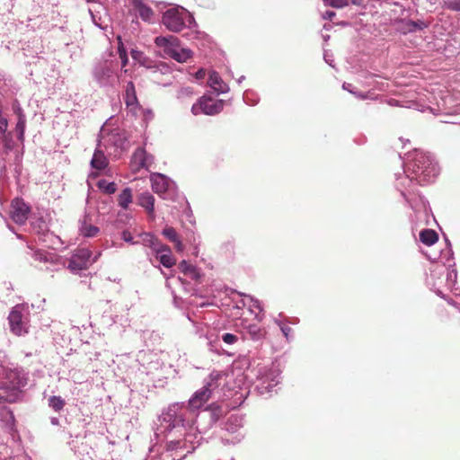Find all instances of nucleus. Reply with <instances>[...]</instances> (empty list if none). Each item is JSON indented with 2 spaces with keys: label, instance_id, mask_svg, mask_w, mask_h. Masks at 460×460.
Instances as JSON below:
<instances>
[{
  "label": "nucleus",
  "instance_id": "obj_1",
  "mask_svg": "<svg viewBox=\"0 0 460 460\" xmlns=\"http://www.w3.org/2000/svg\"><path fill=\"white\" fill-rule=\"evenodd\" d=\"M212 396L208 393L207 388L201 387L197 390L190 398L188 403L174 402L164 410L160 420L167 428H177L180 430H188L187 440H195L202 437L196 426L198 411L201 409Z\"/></svg>",
  "mask_w": 460,
  "mask_h": 460
},
{
  "label": "nucleus",
  "instance_id": "obj_2",
  "mask_svg": "<svg viewBox=\"0 0 460 460\" xmlns=\"http://www.w3.org/2000/svg\"><path fill=\"white\" fill-rule=\"evenodd\" d=\"M438 172V164L432 154L421 149H414L407 155L403 174L396 176V188L406 202L411 206L407 191L413 181L420 185L428 184L435 181Z\"/></svg>",
  "mask_w": 460,
  "mask_h": 460
},
{
  "label": "nucleus",
  "instance_id": "obj_3",
  "mask_svg": "<svg viewBox=\"0 0 460 460\" xmlns=\"http://www.w3.org/2000/svg\"><path fill=\"white\" fill-rule=\"evenodd\" d=\"M159 427L157 431L160 434H164L166 438V445L164 450L152 460H181L187 456L188 454L192 453L199 445L202 437H198L191 442L187 440L186 433L188 430L181 431L177 428H167L164 425L163 421L158 419Z\"/></svg>",
  "mask_w": 460,
  "mask_h": 460
},
{
  "label": "nucleus",
  "instance_id": "obj_4",
  "mask_svg": "<svg viewBox=\"0 0 460 460\" xmlns=\"http://www.w3.org/2000/svg\"><path fill=\"white\" fill-rule=\"evenodd\" d=\"M162 23L168 31L174 33L188 29L189 31L183 35L187 39H196L201 34L192 13L181 5L167 9L163 13Z\"/></svg>",
  "mask_w": 460,
  "mask_h": 460
},
{
  "label": "nucleus",
  "instance_id": "obj_5",
  "mask_svg": "<svg viewBox=\"0 0 460 460\" xmlns=\"http://www.w3.org/2000/svg\"><path fill=\"white\" fill-rule=\"evenodd\" d=\"M119 64L115 58L97 62L92 71L93 81L102 88H114L119 83Z\"/></svg>",
  "mask_w": 460,
  "mask_h": 460
},
{
  "label": "nucleus",
  "instance_id": "obj_6",
  "mask_svg": "<svg viewBox=\"0 0 460 460\" xmlns=\"http://www.w3.org/2000/svg\"><path fill=\"white\" fill-rule=\"evenodd\" d=\"M251 373L255 389L261 395L271 394L273 388L280 383V371L274 364L258 365Z\"/></svg>",
  "mask_w": 460,
  "mask_h": 460
},
{
  "label": "nucleus",
  "instance_id": "obj_7",
  "mask_svg": "<svg viewBox=\"0 0 460 460\" xmlns=\"http://www.w3.org/2000/svg\"><path fill=\"white\" fill-rule=\"evenodd\" d=\"M154 42L163 50L164 58H172L179 63H184L192 58V50L182 47L181 40L173 35L157 36Z\"/></svg>",
  "mask_w": 460,
  "mask_h": 460
},
{
  "label": "nucleus",
  "instance_id": "obj_8",
  "mask_svg": "<svg viewBox=\"0 0 460 460\" xmlns=\"http://www.w3.org/2000/svg\"><path fill=\"white\" fill-rule=\"evenodd\" d=\"M128 137L126 132L114 128L109 132L101 130L98 144L102 146L109 155L119 156L121 152L127 148Z\"/></svg>",
  "mask_w": 460,
  "mask_h": 460
},
{
  "label": "nucleus",
  "instance_id": "obj_9",
  "mask_svg": "<svg viewBox=\"0 0 460 460\" xmlns=\"http://www.w3.org/2000/svg\"><path fill=\"white\" fill-rule=\"evenodd\" d=\"M428 257L430 261H434V264L429 269V274L427 275L426 283L438 296H442L439 287L445 283V273L447 270L446 262L444 261H440V255L438 258L430 255Z\"/></svg>",
  "mask_w": 460,
  "mask_h": 460
},
{
  "label": "nucleus",
  "instance_id": "obj_10",
  "mask_svg": "<svg viewBox=\"0 0 460 460\" xmlns=\"http://www.w3.org/2000/svg\"><path fill=\"white\" fill-rule=\"evenodd\" d=\"M153 190L164 199H172L176 194V184L170 178L162 173L150 175Z\"/></svg>",
  "mask_w": 460,
  "mask_h": 460
},
{
  "label": "nucleus",
  "instance_id": "obj_11",
  "mask_svg": "<svg viewBox=\"0 0 460 460\" xmlns=\"http://www.w3.org/2000/svg\"><path fill=\"white\" fill-rule=\"evenodd\" d=\"M28 306L25 305H17L11 311L8 320L11 331L16 335L26 333L28 324Z\"/></svg>",
  "mask_w": 460,
  "mask_h": 460
},
{
  "label": "nucleus",
  "instance_id": "obj_12",
  "mask_svg": "<svg viewBox=\"0 0 460 460\" xmlns=\"http://www.w3.org/2000/svg\"><path fill=\"white\" fill-rule=\"evenodd\" d=\"M100 256L101 252H97L94 257H92V252L89 249H77L71 256L68 262V269L74 273H78L95 262Z\"/></svg>",
  "mask_w": 460,
  "mask_h": 460
},
{
  "label": "nucleus",
  "instance_id": "obj_13",
  "mask_svg": "<svg viewBox=\"0 0 460 460\" xmlns=\"http://www.w3.org/2000/svg\"><path fill=\"white\" fill-rule=\"evenodd\" d=\"M453 250L451 243L447 240V248L440 252V261L446 262L447 270L445 273V283L444 285L447 288H453L456 283L457 272L455 269V261L453 257Z\"/></svg>",
  "mask_w": 460,
  "mask_h": 460
},
{
  "label": "nucleus",
  "instance_id": "obj_14",
  "mask_svg": "<svg viewBox=\"0 0 460 460\" xmlns=\"http://www.w3.org/2000/svg\"><path fill=\"white\" fill-rule=\"evenodd\" d=\"M225 102L223 100H215L210 97L203 96L191 107L193 115L204 113L206 115H216L224 108Z\"/></svg>",
  "mask_w": 460,
  "mask_h": 460
},
{
  "label": "nucleus",
  "instance_id": "obj_15",
  "mask_svg": "<svg viewBox=\"0 0 460 460\" xmlns=\"http://www.w3.org/2000/svg\"><path fill=\"white\" fill-rule=\"evenodd\" d=\"M30 207L22 199L15 198L12 200L10 217L14 223L23 225L28 219Z\"/></svg>",
  "mask_w": 460,
  "mask_h": 460
},
{
  "label": "nucleus",
  "instance_id": "obj_16",
  "mask_svg": "<svg viewBox=\"0 0 460 460\" xmlns=\"http://www.w3.org/2000/svg\"><path fill=\"white\" fill-rule=\"evenodd\" d=\"M131 167L135 171L140 169L149 170L154 164V156L146 153L144 147H138L135 150L131 156Z\"/></svg>",
  "mask_w": 460,
  "mask_h": 460
},
{
  "label": "nucleus",
  "instance_id": "obj_17",
  "mask_svg": "<svg viewBox=\"0 0 460 460\" xmlns=\"http://www.w3.org/2000/svg\"><path fill=\"white\" fill-rule=\"evenodd\" d=\"M226 384V375L222 371H212L203 381V388H207L208 393L213 396L218 393L221 385Z\"/></svg>",
  "mask_w": 460,
  "mask_h": 460
},
{
  "label": "nucleus",
  "instance_id": "obj_18",
  "mask_svg": "<svg viewBox=\"0 0 460 460\" xmlns=\"http://www.w3.org/2000/svg\"><path fill=\"white\" fill-rule=\"evenodd\" d=\"M84 439L85 437L76 436L69 442L71 449L75 452L79 460L87 456L91 458L96 457L95 451L84 441Z\"/></svg>",
  "mask_w": 460,
  "mask_h": 460
},
{
  "label": "nucleus",
  "instance_id": "obj_19",
  "mask_svg": "<svg viewBox=\"0 0 460 460\" xmlns=\"http://www.w3.org/2000/svg\"><path fill=\"white\" fill-rule=\"evenodd\" d=\"M7 381L0 382V389L10 390V389H20L26 384L23 377L20 376V374L16 370H10L5 373Z\"/></svg>",
  "mask_w": 460,
  "mask_h": 460
},
{
  "label": "nucleus",
  "instance_id": "obj_20",
  "mask_svg": "<svg viewBox=\"0 0 460 460\" xmlns=\"http://www.w3.org/2000/svg\"><path fill=\"white\" fill-rule=\"evenodd\" d=\"M429 23L422 20H402L400 22L399 30L403 34L413 33L428 28Z\"/></svg>",
  "mask_w": 460,
  "mask_h": 460
},
{
  "label": "nucleus",
  "instance_id": "obj_21",
  "mask_svg": "<svg viewBox=\"0 0 460 460\" xmlns=\"http://www.w3.org/2000/svg\"><path fill=\"white\" fill-rule=\"evenodd\" d=\"M137 205L143 208L147 214L155 218V197L149 191H144L137 196Z\"/></svg>",
  "mask_w": 460,
  "mask_h": 460
},
{
  "label": "nucleus",
  "instance_id": "obj_22",
  "mask_svg": "<svg viewBox=\"0 0 460 460\" xmlns=\"http://www.w3.org/2000/svg\"><path fill=\"white\" fill-rule=\"evenodd\" d=\"M208 84L217 94L226 93L229 91L228 84L222 80L219 74L216 71H212L209 74Z\"/></svg>",
  "mask_w": 460,
  "mask_h": 460
},
{
  "label": "nucleus",
  "instance_id": "obj_23",
  "mask_svg": "<svg viewBox=\"0 0 460 460\" xmlns=\"http://www.w3.org/2000/svg\"><path fill=\"white\" fill-rule=\"evenodd\" d=\"M156 259L165 268H171L175 264V260L172 257V251L169 246L163 244L161 249L155 252Z\"/></svg>",
  "mask_w": 460,
  "mask_h": 460
},
{
  "label": "nucleus",
  "instance_id": "obj_24",
  "mask_svg": "<svg viewBox=\"0 0 460 460\" xmlns=\"http://www.w3.org/2000/svg\"><path fill=\"white\" fill-rule=\"evenodd\" d=\"M241 295L243 296L245 298L243 301V305H247L251 313L254 314L255 318L259 321H261L263 318V315H261V314H262L263 312L261 303L258 299L252 297V296L243 294Z\"/></svg>",
  "mask_w": 460,
  "mask_h": 460
},
{
  "label": "nucleus",
  "instance_id": "obj_25",
  "mask_svg": "<svg viewBox=\"0 0 460 460\" xmlns=\"http://www.w3.org/2000/svg\"><path fill=\"white\" fill-rule=\"evenodd\" d=\"M104 153V148L102 146H100L98 144L93 155V158L91 160V165L93 168L96 170H103L107 167L108 160Z\"/></svg>",
  "mask_w": 460,
  "mask_h": 460
},
{
  "label": "nucleus",
  "instance_id": "obj_26",
  "mask_svg": "<svg viewBox=\"0 0 460 460\" xmlns=\"http://www.w3.org/2000/svg\"><path fill=\"white\" fill-rule=\"evenodd\" d=\"M90 221L91 219L86 215L79 221V232L84 237H94L100 232L99 227L93 226Z\"/></svg>",
  "mask_w": 460,
  "mask_h": 460
},
{
  "label": "nucleus",
  "instance_id": "obj_27",
  "mask_svg": "<svg viewBox=\"0 0 460 460\" xmlns=\"http://www.w3.org/2000/svg\"><path fill=\"white\" fill-rule=\"evenodd\" d=\"M133 5L138 13V16L144 21L150 22L154 16V11L150 6L143 3L141 0H134Z\"/></svg>",
  "mask_w": 460,
  "mask_h": 460
},
{
  "label": "nucleus",
  "instance_id": "obj_28",
  "mask_svg": "<svg viewBox=\"0 0 460 460\" xmlns=\"http://www.w3.org/2000/svg\"><path fill=\"white\" fill-rule=\"evenodd\" d=\"M243 426V417L239 414H232L225 423L224 429L231 434L236 433Z\"/></svg>",
  "mask_w": 460,
  "mask_h": 460
},
{
  "label": "nucleus",
  "instance_id": "obj_29",
  "mask_svg": "<svg viewBox=\"0 0 460 460\" xmlns=\"http://www.w3.org/2000/svg\"><path fill=\"white\" fill-rule=\"evenodd\" d=\"M32 230L39 235L47 236L49 234V223L42 217H33L31 222Z\"/></svg>",
  "mask_w": 460,
  "mask_h": 460
},
{
  "label": "nucleus",
  "instance_id": "obj_30",
  "mask_svg": "<svg viewBox=\"0 0 460 460\" xmlns=\"http://www.w3.org/2000/svg\"><path fill=\"white\" fill-rule=\"evenodd\" d=\"M181 271L188 278L192 280L199 281L201 278V274L197 267L188 263L186 261H182L179 264Z\"/></svg>",
  "mask_w": 460,
  "mask_h": 460
},
{
  "label": "nucleus",
  "instance_id": "obj_31",
  "mask_svg": "<svg viewBox=\"0 0 460 460\" xmlns=\"http://www.w3.org/2000/svg\"><path fill=\"white\" fill-rule=\"evenodd\" d=\"M130 55H131L132 59L136 63L139 64L140 66L147 67V68L153 67V66H152L153 61L148 57H146L144 54V52L132 49L130 51Z\"/></svg>",
  "mask_w": 460,
  "mask_h": 460
},
{
  "label": "nucleus",
  "instance_id": "obj_32",
  "mask_svg": "<svg viewBox=\"0 0 460 460\" xmlns=\"http://www.w3.org/2000/svg\"><path fill=\"white\" fill-rule=\"evenodd\" d=\"M32 258L34 260L41 261V262H55L58 260V257L55 253L49 252L43 250H35L31 252Z\"/></svg>",
  "mask_w": 460,
  "mask_h": 460
},
{
  "label": "nucleus",
  "instance_id": "obj_33",
  "mask_svg": "<svg viewBox=\"0 0 460 460\" xmlns=\"http://www.w3.org/2000/svg\"><path fill=\"white\" fill-rule=\"evenodd\" d=\"M125 103L128 107L137 104V98L136 95L135 85L133 82H128L125 90Z\"/></svg>",
  "mask_w": 460,
  "mask_h": 460
},
{
  "label": "nucleus",
  "instance_id": "obj_34",
  "mask_svg": "<svg viewBox=\"0 0 460 460\" xmlns=\"http://www.w3.org/2000/svg\"><path fill=\"white\" fill-rule=\"evenodd\" d=\"M143 244L148 246L155 253L158 249H161L163 243H161L157 238H155L150 233H144L141 234Z\"/></svg>",
  "mask_w": 460,
  "mask_h": 460
},
{
  "label": "nucleus",
  "instance_id": "obj_35",
  "mask_svg": "<svg viewBox=\"0 0 460 460\" xmlns=\"http://www.w3.org/2000/svg\"><path fill=\"white\" fill-rule=\"evenodd\" d=\"M438 239V234L431 229H424L420 233V240L422 243L426 245L434 244Z\"/></svg>",
  "mask_w": 460,
  "mask_h": 460
},
{
  "label": "nucleus",
  "instance_id": "obj_36",
  "mask_svg": "<svg viewBox=\"0 0 460 460\" xmlns=\"http://www.w3.org/2000/svg\"><path fill=\"white\" fill-rule=\"evenodd\" d=\"M132 202V190L130 188H125L118 197V204L123 209H128Z\"/></svg>",
  "mask_w": 460,
  "mask_h": 460
},
{
  "label": "nucleus",
  "instance_id": "obj_37",
  "mask_svg": "<svg viewBox=\"0 0 460 460\" xmlns=\"http://www.w3.org/2000/svg\"><path fill=\"white\" fill-rule=\"evenodd\" d=\"M17 115H18V120L16 123L15 131H16L18 139L22 141V140H23V137H24V132H25V127H26V117L22 112L21 109L18 110Z\"/></svg>",
  "mask_w": 460,
  "mask_h": 460
},
{
  "label": "nucleus",
  "instance_id": "obj_38",
  "mask_svg": "<svg viewBox=\"0 0 460 460\" xmlns=\"http://www.w3.org/2000/svg\"><path fill=\"white\" fill-rule=\"evenodd\" d=\"M376 78H377L376 75H369V81H367L364 84V85L370 87L371 92H372V90H377V91L386 90V88L388 87V84L382 82V81H378Z\"/></svg>",
  "mask_w": 460,
  "mask_h": 460
},
{
  "label": "nucleus",
  "instance_id": "obj_39",
  "mask_svg": "<svg viewBox=\"0 0 460 460\" xmlns=\"http://www.w3.org/2000/svg\"><path fill=\"white\" fill-rule=\"evenodd\" d=\"M247 333L252 341H261L265 336V332L257 324H250L247 327Z\"/></svg>",
  "mask_w": 460,
  "mask_h": 460
},
{
  "label": "nucleus",
  "instance_id": "obj_40",
  "mask_svg": "<svg viewBox=\"0 0 460 460\" xmlns=\"http://www.w3.org/2000/svg\"><path fill=\"white\" fill-rule=\"evenodd\" d=\"M98 187L107 194H113L117 190V186L113 181H107L106 180H100Z\"/></svg>",
  "mask_w": 460,
  "mask_h": 460
},
{
  "label": "nucleus",
  "instance_id": "obj_41",
  "mask_svg": "<svg viewBox=\"0 0 460 460\" xmlns=\"http://www.w3.org/2000/svg\"><path fill=\"white\" fill-rule=\"evenodd\" d=\"M118 40H119L118 52H119V56L120 58V66L119 67H120V69H122L123 67H125L127 66V64L128 62V58L127 50L125 49L119 36L118 37Z\"/></svg>",
  "mask_w": 460,
  "mask_h": 460
},
{
  "label": "nucleus",
  "instance_id": "obj_42",
  "mask_svg": "<svg viewBox=\"0 0 460 460\" xmlns=\"http://www.w3.org/2000/svg\"><path fill=\"white\" fill-rule=\"evenodd\" d=\"M49 405L56 411H59L65 405V401L60 396H50Z\"/></svg>",
  "mask_w": 460,
  "mask_h": 460
},
{
  "label": "nucleus",
  "instance_id": "obj_43",
  "mask_svg": "<svg viewBox=\"0 0 460 460\" xmlns=\"http://www.w3.org/2000/svg\"><path fill=\"white\" fill-rule=\"evenodd\" d=\"M243 99L247 105L251 106L256 105L259 102L257 93L250 90L244 92Z\"/></svg>",
  "mask_w": 460,
  "mask_h": 460
},
{
  "label": "nucleus",
  "instance_id": "obj_44",
  "mask_svg": "<svg viewBox=\"0 0 460 460\" xmlns=\"http://www.w3.org/2000/svg\"><path fill=\"white\" fill-rule=\"evenodd\" d=\"M8 122L7 119L4 117H0V138H2L5 143L4 146L7 149H10L11 146L6 142V130H7Z\"/></svg>",
  "mask_w": 460,
  "mask_h": 460
},
{
  "label": "nucleus",
  "instance_id": "obj_45",
  "mask_svg": "<svg viewBox=\"0 0 460 460\" xmlns=\"http://www.w3.org/2000/svg\"><path fill=\"white\" fill-rule=\"evenodd\" d=\"M207 339H208V345L209 347V349L213 352L220 354L221 350H220V348L218 345L219 339H217V338L214 339L212 335L207 336Z\"/></svg>",
  "mask_w": 460,
  "mask_h": 460
},
{
  "label": "nucleus",
  "instance_id": "obj_46",
  "mask_svg": "<svg viewBox=\"0 0 460 460\" xmlns=\"http://www.w3.org/2000/svg\"><path fill=\"white\" fill-rule=\"evenodd\" d=\"M163 234L171 242H175L179 239L178 234L173 227L167 226L163 230Z\"/></svg>",
  "mask_w": 460,
  "mask_h": 460
},
{
  "label": "nucleus",
  "instance_id": "obj_47",
  "mask_svg": "<svg viewBox=\"0 0 460 460\" xmlns=\"http://www.w3.org/2000/svg\"><path fill=\"white\" fill-rule=\"evenodd\" d=\"M220 340L226 345H233L238 341V336L233 333L225 332L220 336Z\"/></svg>",
  "mask_w": 460,
  "mask_h": 460
},
{
  "label": "nucleus",
  "instance_id": "obj_48",
  "mask_svg": "<svg viewBox=\"0 0 460 460\" xmlns=\"http://www.w3.org/2000/svg\"><path fill=\"white\" fill-rule=\"evenodd\" d=\"M193 95V89L190 86L181 87L177 92V98L184 100L185 98L191 97Z\"/></svg>",
  "mask_w": 460,
  "mask_h": 460
},
{
  "label": "nucleus",
  "instance_id": "obj_49",
  "mask_svg": "<svg viewBox=\"0 0 460 460\" xmlns=\"http://www.w3.org/2000/svg\"><path fill=\"white\" fill-rule=\"evenodd\" d=\"M325 5L334 8H342L349 4V0H323Z\"/></svg>",
  "mask_w": 460,
  "mask_h": 460
},
{
  "label": "nucleus",
  "instance_id": "obj_50",
  "mask_svg": "<svg viewBox=\"0 0 460 460\" xmlns=\"http://www.w3.org/2000/svg\"><path fill=\"white\" fill-rule=\"evenodd\" d=\"M443 6L452 11H460V0H444Z\"/></svg>",
  "mask_w": 460,
  "mask_h": 460
},
{
  "label": "nucleus",
  "instance_id": "obj_51",
  "mask_svg": "<svg viewBox=\"0 0 460 460\" xmlns=\"http://www.w3.org/2000/svg\"><path fill=\"white\" fill-rule=\"evenodd\" d=\"M275 323L278 324L283 333V335L286 337L287 340H289V337H290V334L292 332V329L284 324L279 319H275L274 320Z\"/></svg>",
  "mask_w": 460,
  "mask_h": 460
},
{
  "label": "nucleus",
  "instance_id": "obj_52",
  "mask_svg": "<svg viewBox=\"0 0 460 460\" xmlns=\"http://www.w3.org/2000/svg\"><path fill=\"white\" fill-rule=\"evenodd\" d=\"M354 95L360 99V100H367V99H371V100H375L377 98V95H376L373 92L371 91H368V92H366V93H362V92H358V91H356V93H354Z\"/></svg>",
  "mask_w": 460,
  "mask_h": 460
},
{
  "label": "nucleus",
  "instance_id": "obj_53",
  "mask_svg": "<svg viewBox=\"0 0 460 460\" xmlns=\"http://www.w3.org/2000/svg\"><path fill=\"white\" fill-rule=\"evenodd\" d=\"M121 238L127 243H129L131 244H137V242L133 241V237L131 235V233L128 230H124L121 233Z\"/></svg>",
  "mask_w": 460,
  "mask_h": 460
},
{
  "label": "nucleus",
  "instance_id": "obj_54",
  "mask_svg": "<svg viewBox=\"0 0 460 460\" xmlns=\"http://www.w3.org/2000/svg\"><path fill=\"white\" fill-rule=\"evenodd\" d=\"M243 436L241 435V434H237L233 440H229L228 438H222V442L224 444H228V443H232V444H235V443H238L240 442L242 439H243Z\"/></svg>",
  "mask_w": 460,
  "mask_h": 460
},
{
  "label": "nucleus",
  "instance_id": "obj_55",
  "mask_svg": "<svg viewBox=\"0 0 460 460\" xmlns=\"http://www.w3.org/2000/svg\"><path fill=\"white\" fill-rule=\"evenodd\" d=\"M342 88H343V90L348 91L349 93H350L353 95H354V93H356L355 87L351 84L343 83Z\"/></svg>",
  "mask_w": 460,
  "mask_h": 460
},
{
  "label": "nucleus",
  "instance_id": "obj_56",
  "mask_svg": "<svg viewBox=\"0 0 460 460\" xmlns=\"http://www.w3.org/2000/svg\"><path fill=\"white\" fill-rule=\"evenodd\" d=\"M336 15L335 12L333 11H326L322 14V18L323 20H332V17Z\"/></svg>",
  "mask_w": 460,
  "mask_h": 460
},
{
  "label": "nucleus",
  "instance_id": "obj_57",
  "mask_svg": "<svg viewBox=\"0 0 460 460\" xmlns=\"http://www.w3.org/2000/svg\"><path fill=\"white\" fill-rule=\"evenodd\" d=\"M324 60H325V62H326L328 65H330L331 66H332V67L334 66H333V61H334V60H333V58H332V55H329L328 53H325V54H324Z\"/></svg>",
  "mask_w": 460,
  "mask_h": 460
},
{
  "label": "nucleus",
  "instance_id": "obj_58",
  "mask_svg": "<svg viewBox=\"0 0 460 460\" xmlns=\"http://www.w3.org/2000/svg\"><path fill=\"white\" fill-rule=\"evenodd\" d=\"M173 243L175 244V248L177 251L179 252H182L183 251V244L181 243V241L179 239H177V241L173 242Z\"/></svg>",
  "mask_w": 460,
  "mask_h": 460
},
{
  "label": "nucleus",
  "instance_id": "obj_59",
  "mask_svg": "<svg viewBox=\"0 0 460 460\" xmlns=\"http://www.w3.org/2000/svg\"><path fill=\"white\" fill-rule=\"evenodd\" d=\"M4 411H5L6 414L9 416L10 420L12 422H13L14 421V416L13 414V411L11 410H9V409H4Z\"/></svg>",
  "mask_w": 460,
  "mask_h": 460
},
{
  "label": "nucleus",
  "instance_id": "obj_60",
  "mask_svg": "<svg viewBox=\"0 0 460 460\" xmlns=\"http://www.w3.org/2000/svg\"><path fill=\"white\" fill-rule=\"evenodd\" d=\"M50 422H51L52 425L57 426V425L59 424V420L57 417H51L50 418Z\"/></svg>",
  "mask_w": 460,
  "mask_h": 460
},
{
  "label": "nucleus",
  "instance_id": "obj_61",
  "mask_svg": "<svg viewBox=\"0 0 460 460\" xmlns=\"http://www.w3.org/2000/svg\"><path fill=\"white\" fill-rule=\"evenodd\" d=\"M204 71L202 69L199 70L197 73H196V76L197 78H202L204 76Z\"/></svg>",
  "mask_w": 460,
  "mask_h": 460
},
{
  "label": "nucleus",
  "instance_id": "obj_62",
  "mask_svg": "<svg viewBox=\"0 0 460 460\" xmlns=\"http://www.w3.org/2000/svg\"><path fill=\"white\" fill-rule=\"evenodd\" d=\"M157 69L162 71L163 69H168V66L165 64L161 63L157 66Z\"/></svg>",
  "mask_w": 460,
  "mask_h": 460
},
{
  "label": "nucleus",
  "instance_id": "obj_63",
  "mask_svg": "<svg viewBox=\"0 0 460 460\" xmlns=\"http://www.w3.org/2000/svg\"><path fill=\"white\" fill-rule=\"evenodd\" d=\"M243 80H244V75H242V76H240V77L237 79V83L240 84Z\"/></svg>",
  "mask_w": 460,
  "mask_h": 460
},
{
  "label": "nucleus",
  "instance_id": "obj_64",
  "mask_svg": "<svg viewBox=\"0 0 460 460\" xmlns=\"http://www.w3.org/2000/svg\"><path fill=\"white\" fill-rule=\"evenodd\" d=\"M176 280H177L178 282H180L181 285H183V284H184L183 280H182V279H181V278H180V277H179V278H177V279H176Z\"/></svg>",
  "mask_w": 460,
  "mask_h": 460
}]
</instances>
